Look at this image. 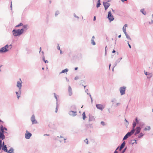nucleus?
I'll return each mask as SVG.
<instances>
[{
	"instance_id": "1",
	"label": "nucleus",
	"mask_w": 153,
	"mask_h": 153,
	"mask_svg": "<svg viewBox=\"0 0 153 153\" xmlns=\"http://www.w3.org/2000/svg\"><path fill=\"white\" fill-rule=\"evenodd\" d=\"M24 30L23 28L21 29H13L12 30L13 35L15 36H19L22 35L24 32Z\"/></svg>"
},
{
	"instance_id": "2",
	"label": "nucleus",
	"mask_w": 153,
	"mask_h": 153,
	"mask_svg": "<svg viewBox=\"0 0 153 153\" xmlns=\"http://www.w3.org/2000/svg\"><path fill=\"white\" fill-rule=\"evenodd\" d=\"M135 131L132 128L130 132H128L123 138V140H125L127 139L129 137L132 135L134 133Z\"/></svg>"
},
{
	"instance_id": "3",
	"label": "nucleus",
	"mask_w": 153,
	"mask_h": 153,
	"mask_svg": "<svg viewBox=\"0 0 153 153\" xmlns=\"http://www.w3.org/2000/svg\"><path fill=\"white\" fill-rule=\"evenodd\" d=\"M135 121H133V122L132 129L135 131V128L137 124L139 125L140 121V120H138L137 117L135 118Z\"/></svg>"
},
{
	"instance_id": "4",
	"label": "nucleus",
	"mask_w": 153,
	"mask_h": 153,
	"mask_svg": "<svg viewBox=\"0 0 153 153\" xmlns=\"http://www.w3.org/2000/svg\"><path fill=\"white\" fill-rule=\"evenodd\" d=\"M9 45L8 44L0 49V52L2 53L6 52L9 51Z\"/></svg>"
},
{
	"instance_id": "5",
	"label": "nucleus",
	"mask_w": 153,
	"mask_h": 153,
	"mask_svg": "<svg viewBox=\"0 0 153 153\" xmlns=\"http://www.w3.org/2000/svg\"><path fill=\"white\" fill-rule=\"evenodd\" d=\"M107 18L110 22L113 21L114 19V18L112 14L111 11L108 12Z\"/></svg>"
},
{
	"instance_id": "6",
	"label": "nucleus",
	"mask_w": 153,
	"mask_h": 153,
	"mask_svg": "<svg viewBox=\"0 0 153 153\" xmlns=\"http://www.w3.org/2000/svg\"><path fill=\"white\" fill-rule=\"evenodd\" d=\"M126 88V87L124 86L120 88V91L121 95H123L125 94Z\"/></svg>"
},
{
	"instance_id": "7",
	"label": "nucleus",
	"mask_w": 153,
	"mask_h": 153,
	"mask_svg": "<svg viewBox=\"0 0 153 153\" xmlns=\"http://www.w3.org/2000/svg\"><path fill=\"white\" fill-rule=\"evenodd\" d=\"M141 127H140L139 126H137L135 128V133H134V135H136L140 133L141 130Z\"/></svg>"
},
{
	"instance_id": "8",
	"label": "nucleus",
	"mask_w": 153,
	"mask_h": 153,
	"mask_svg": "<svg viewBox=\"0 0 153 153\" xmlns=\"http://www.w3.org/2000/svg\"><path fill=\"white\" fill-rule=\"evenodd\" d=\"M32 134L27 130L25 134V137L26 139H29L32 136Z\"/></svg>"
},
{
	"instance_id": "9",
	"label": "nucleus",
	"mask_w": 153,
	"mask_h": 153,
	"mask_svg": "<svg viewBox=\"0 0 153 153\" xmlns=\"http://www.w3.org/2000/svg\"><path fill=\"white\" fill-rule=\"evenodd\" d=\"M103 3L105 10H107L110 5V3L108 2H103Z\"/></svg>"
},
{
	"instance_id": "10",
	"label": "nucleus",
	"mask_w": 153,
	"mask_h": 153,
	"mask_svg": "<svg viewBox=\"0 0 153 153\" xmlns=\"http://www.w3.org/2000/svg\"><path fill=\"white\" fill-rule=\"evenodd\" d=\"M31 120L32 122V124H36L37 123V121L36 120L35 116L34 115H33L31 117Z\"/></svg>"
},
{
	"instance_id": "11",
	"label": "nucleus",
	"mask_w": 153,
	"mask_h": 153,
	"mask_svg": "<svg viewBox=\"0 0 153 153\" xmlns=\"http://www.w3.org/2000/svg\"><path fill=\"white\" fill-rule=\"evenodd\" d=\"M96 105L97 109L101 111H102L104 108L103 105L101 104H96Z\"/></svg>"
},
{
	"instance_id": "12",
	"label": "nucleus",
	"mask_w": 153,
	"mask_h": 153,
	"mask_svg": "<svg viewBox=\"0 0 153 153\" xmlns=\"http://www.w3.org/2000/svg\"><path fill=\"white\" fill-rule=\"evenodd\" d=\"M68 114L70 116L72 117H75L77 114L76 111H74L72 110L68 112Z\"/></svg>"
},
{
	"instance_id": "13",
	"label": "nucleus",
	"mask_w": 153,
	"mask_h": 153,
	"mask_svg": "<svg viewBox=\"0 0 153 153\" xmlns=\"http://www.w3.org/2000/svg\"><path fill=\"white\" fill-rule=\"evenodd\" d=\"M22 81L21 80V82L18 81L17 83V86L19 88L20 90H21V87L22 86Z\"/></svg>"
},
{
	"instance_id": "14",
	"label": "nucleus",
	"mask_w": 153,
	"mask_h": 153,
	"mask_svg": "<svg viewBox=\"0 0 153 153\" xmlns=\"http://www.w3.org/2000/svg\"><path fill=\"white\" fill-rule=\"evenodd\" d=\"M126 145V142L125 141H124L121 144L119 148V150L121 151L125 146Z\"/></svg>"
},
{
	"instance_id": "15",
	"label": "nucleus",
	"mask_w": 153,
	"mask_h": 153,
	"mask_svg": "<svg viewBox=\"0 0 153 153\" xmlns=\"http://www.w3.org/2000/svg\"><path fill=\"white\" fill-rule=\"evenodd\" d=\"M89 121H94L95 120V118L94 117L92 116L91 114H89Z\"/></svg>"
},
{
	"instance_id": "16",
	"label": "nucleus",
	"mask_w": 153,
	"mask_h": 153,
	"mask_svg": "<svg viewBox=\"0 0 153 153\" xmlns=\"http://www.w3.org/2000/svg\"><path fill=\"white\" fill-rule=\"evenodd\" d=\"M68 91L69 93V96H71L72 94V91L71 87L70 85H69L68 86Z\"/></svg>"
},
{
	"instance_id": "17",
	"label": "nucleus",
	"mask_w": 153,
	"mask_h": 153,
	"mask_svg": "<svg viewBox=\"0 0 153 153\" xmlns=\"http://www.w3.org/2000/svg\"><path fill=\"white\" fill-rule=\"evenodd\" d=\"M21 90H20L19 89L18 92H16V94L17 96L18 99L19 97H20V95L21 94Z\"/></svg>"
},
{
	"instance_id": "18",
	"label": "nucleus",
	"mask_w": 153,
	"mask_h": 153,
	"mask_svg": "<svg viewBox=\"0 0 153 153\" xmlns=\"http://www.w3.org/2000/svg\"><path fill=\"white\" fill-rule=\"evenodd\" d=\"M8 153H14V149L12 147H11L9 150L7 152Z\"/></svg>"
},
{
	"instance_id": "19",
	"label": "nucleus",
	"mask_w": 153,
	"mask_h": 153,
	"mask_svg": "<svg viewBox=\"0 0 153 153\" xmlns=\"http://www.w3.org/2000/svg\"><path fill=\"white\" fill-rule=\"evenodd\" d=\"M2 149L3 150L4 152H6L8 151L7 147L6 145L3 146Z\"/></svg>"
},
{
	"instance_id": "20",
	"label": "nucleus",
	"mask_w": 153,
	"mask_h": 153,
	"mask_svg": "<svg viewBox=\"0 0 153 153\" xmlns=\"http://www.w3.org/2000/svg\"><path fill=\"white\" fill-rule=\"evenodd\" d=\"M5 138V136L4 135V134H0V139H1L0 140H3Z\"/></svg>"
},
{
	"instance_id": "21",
	"label": "nucleus",
	"mask_w": 153,
	"mask_h": 153,
	"mask_svg": "<svg viewBox=\"0 0 153 153\" xmlns=\"http://www.w3.org/2000/svg\"><path fill=\"white\" fill-rule=\"evenodd\" d=\"M145 125V124L144 123L140 121V122L139 125H138V126L141 127V128H142Z\"/></svg>"
},
{
	"instance_id": "22",
	"label": "nucleus",
	"mask_w": 153,
	"mask_h": 153,
	"mask_svg": "<svg viewBox=\"0 0 153 153\" xmlns=\"http://www.w3.org/2000/svg\"><path fill=\"white\" fill-rule=\"evenodd\" d=\"M134 140L135 141L134 142L132 143V140H131L129 141L128 143L129 144H131L132 145H133L134 143L136 144H137V140L135 139H134Z\"/></svg>"
},
{
	"instance_id": "23",
	"label": "nucleus",
	"mask_w": 153,
	"mask_h": 153,
	"mask_svg": "<svg viewBox=\"0 0 153 153\" xmlns=\"http://www.w3.org/2000/svg\"><path fill=\"white\" fill-rule=\"evenodd\" d=\"M100 0H98L97 1V4L96 5V7L97 8H98L100 6Z\"/></svg>"
},
{
	"instance_id": "24",
	"label": "nucleus",
	"mask_w": 153,
	"mask_h": 153,
	"mask_svg": "<svg viewBox=\"0 0 153 153\" xmlns=\"http://www.w3.org/2000/svg\"><path fill=\"white\" fill-rule=\"evenodd\" d=\"M68 70L67 68H65V69L62 70V71L60 73V74L64 73L67 72L68 71Z\"/></svg>"
},
{
	"instance_id": "25",
	"label": "nucleus",
	"mask_w": 153,
	"mask_h": 153,
	"mask_svg": "<svg viewBox=\"0 0 153 153\" xmlns=\"http://www.w3.org/2000/svg\"><path fill=\"white\" fill-rule=\"evenodd\" d=\"M144 135V134H143L142 133H140V134L138 135V137L139 138H140L143 137Z\"/></svg>"
},
{
	"instance_id": "26",
	"label": "nucleus",
	"mask_w": 153,
	"mask_h": 153,
	"mask_svg": "<svg viewBox=\"0 0 153 153\" xmlns=\"http://www.w3.org/2000/svg\"><path fill=\"white\" fill-rule=\"evenodd\" d=\"M82 118L83 120H84L85 119L86 117L85 114V112H84L82 113Z\"/></svg>"
},
{
	"instance_id": "27",
	"label": "nucleus",
	"mask_w": 153,
	"mask_h": 153,
	"mask_svg": "<svg viewBox=\"0 0 153 153\" xmlns=\"http://www.w3.org/2000/svg\"><path fill=\"white\" fill-rule=\"evenodd\" d=\"M42 60L45 63H48V60L45 59V57L44 56H43L42 57Z\"/></svg>"
},
{
	"instance_id": "28",
	"label": "nucleus",
	"mask_w": 153,
	"mask_h": 153,
	"mask_svg": "<svg viewBox=\"0 0 153 153\" xmlns=\"http://www.w3.org/2000/svg\"><path fill=\"white\" fill-rule=\"evenodd\" d=\"M140 12L144 15H145L146 14V12L144 11V9H141L140 10Z\"/></svg>"
},
{
	"instance_id": "29",
	"label": "nucleus",
	"mask_w": 153,
	"mask_h": 153,
	"mask_svg": "<svg viewBox=\"0 0 153 153\" xmlns=\"http://www.w3.org/2000/svg\"><path fill=\"white\" fill-rule=\"evenodd\" d=\"M28 26V25H23V28H22L26 29V30H27L28 29L27 27Z\"/></svg>"
},
{
	"instance_id": "30",
	"label": "nucleus",
	"mask_w": 153,
	"mask_h": 153,
	"mask_svg": "<svg viewBox=\"0 0 153 153\" xmlns=\"http://www.w3.org/2000/svg\"><path fill=\"white\" fill-rule=\"evenodd\" d=\"M151 129L150 127V126H148L147 127V128H145L144 129V131H146V130H150Z\"/></svg>"
},
{
	"instance_id": "31",
	"label": "nucleus",
	"mask_w": 153,
	"mask_h": 153,
	"mask_svg": "<svg viewBox=\"0 0 153 153\" xmlns=\"http://www.w3.org/2000/svg\"><path fill=\"white\" fill-rule=\"evenodd\" d=\"M23 25V23H20L18 25H16L15 27L16 28L20 26H22Z\"/></svg>"
},
{
	"instance_id": "32",
	"label": "nucleus",
	"mask_w": 153,
	"mask_h": 153,
	"mask_svg": "<svg viewBox=\"0 0 153 153\" xmlns=\"http://www.w3.org/2000/svg\"><path fill=\"white\" fill-rule=\"evenodd\" d=\"M56 110L55 111V112L56 113L57 112V111H58V106L59 105L58 104V102H56Z\"/></svg>"
},
{
	"instance_id": "33",
	"label": "nucleus",
	"mask_w": 153,
	"mask_h": 153,
	"mask_svg": "<svg viewBox=\"0 0 153 153\" xmlns=\"http://www.w3.org/2000/svg\"><path fill=\"white\" fill-rule=\"evenodd\" d=\"M91 43L93 45H96V43L94 40H91Z\"/></svg>"
},
{
	"instance_id": "34",
	"label": "nucleus",
	"mask_w": 153,
	"mask_h": 153,
	"mask_svg": "<svg viewBox=\"0 0 153 153\" xmlns=\"http://www.w3.org/2000/svg\"><path fill=\"white\" fill-rule=\"evenodd\" d=\"M127 147L126 146L124 149L122 151L121 153H124L127 149Z\"/></svg>"
},
{
	"instance_id": "35",
	"label": "nucleus",
	"mask_w": 153,
	"mask_h": 153,
	"mask_svg": "<svg viewBox=\"0 0 153 153\" xmlns=\"http://www.w3.org/2000/svg\"><path fill=\"white\" fill-rule=\"evenodd\" d=\"M122 59V57L118 59L116 61V63H119L120 62V60Z\"/></svg>"
},
{
	"instance_id": "36",
	"label": "nucleus",
	"mask_w": 153,
	"mask_h": 153,
	"mask_svg": "<svg viewBox=\"0 0 153 153\" xmlns=\"http://www.w3.org/2000/svg\"><path fill=\"white\" fill-rule=\"evenodd\" d=\"M126 36V38L128 39H129V40H131V38L129 36L128 34H127Z\"/></svg>"
},
{
	"instance_id": "37",
	"label": "nucleus",
	"mask_w": 153,
	"mask_h": 153,
	"mask_svg": "<svg viewBox=\"0 0 153 153\" xmlns=\"http://www.w3.org/2000/svg\"><path fill=\"white\" fill-rule=\"evenodd\" d=\"M59 136H57V137H55L53 138V139L55 140H59Z\"/></svg>"
},
{
	"instance_id": "38",
	"label": "nucleus",
	"mask_w": 153,
	"mask_h": 153,
	"mask_svg": "<svg viewBox=\"0 0 153 153\" xmlns=\"http://www.w3.org/2000/svg\"><path fill=\"white\" fill-rule=\"evenodd\" d=\"M5 132H6V131H4L3 130H0V134H4Z\"/></svg>"
},
{
	"instance_id": "39",
	"label": "nucleus",
	"mask_w": 153,
	"mask_h": 153,
	"mask_svg": "<svg viewBox=\"0 0 153 153\" xmlns=\"http://www.w3.org/2000/svg\"><path fill=\"white\" fill-rule=\"evenodd\" d=\"M71 109H72L76 110V108L75 105H73L71 106Z\"/></svg>"
},
{
	"instance_id": "40",
	"label": "nucleus",
	"mask_w": 153,
	"mask_h": 153,
	"mask_svg": "<svg viewBox=\"0 0 153 153\" xmlns=\"http://www.w3.org/2000/svg\"><path fill=\"white\" fill-rule=\"evenodd\" d=\"M59 11H56L55 13V16H57L59 14Z\"/></svg>"
},
{
	"instance_id": "41",
	"label": "nucleus",
	"mask_w": 153,
	"mask_h": 153,
	"mask_svg": "<svg viewBox=\"0 0 153 153\" xmlns=\"http://www.w3.org/2000/svg\"><path fill=\"white\" fill-rule=\"evenodd\" d=\"M92 125L91 124H88L87 125V127L88 128L92 127Z\"/></svg>"
},
{
	"instance_id": "42",
	"label": "nucleus",
	"mask_w": 153,
	"mask_h": 153,
	"mask_svg": "<svg viewBox=\"0 0 153 153\" xmlns=\"http://www.w3.org/2000/svg\"><path fill=\"white\" fill-rule=\"evenodd\" d=\"M3 130L4 131V127L2 125H1L0 127V130Z\"/></svg>"
},
{
	"instance_id": "43",
	"label": "nucleus",
	"mask_w": 153,
	"mask_h": 153,
	"mask_svg": "<svg viewBox=\"0 0 153 153\" xmlns=\"http://www.w3.org/2000/svg\"><path fill=\"white\" fill-rule=\"evenodd\" d=\"M54 97L56 99V102H57L58 100H57V96L56 95V94L55 93H54Z\"/></svg>"
},
{
	"instance_id": "44",
	"label": "nucleus",
	"mask_w": 153,
	"mask_h": 153,
	"mask_svg": "<svg viewBox=\"0 0 153 153\" xmlns=\"http://www.w3.org/2000/svg\"><path fill=\"white\" fill-rule=\"evenodd\" d=\"M117 63H116V62H115V63L114 65H113L114 67H113V68H112V71H114V68L117 65Z\"/></svg>"
},
{
	"instance_id": "45",
	"label": "nucleus",
	"mask_w": 153,
	"mask_h": 153,
	"mask_svg": "<svg viewBox=\"0 0 153 153\" xmlns=\"http://www.w3.org/2000/svg\"><path fill=\"white\" fill-rule=\"evenodd\" d=\"M101 124L103 126H105V122L103 121H102L101 122Z\"/></svg>"
},
{
	"instance_id": "46",
	"label": "nucleus",
	"mask_w": 153,
	"mask_h": 153,
	"mask_svg": "<svg viewBox=\"0 0 153 153\" xmlns=\"http://www.w3.org/2000/svg\"><path fill=\"white\" fill-rule=\"evenodd\" d=\"M74 17H75L76 18H77L78 19H79V17L78 16H76V15L74 13Z\"/></svg>"
},
{
	"instance_id": "47",
	"label": "nucleus",
	"mask_w": 153,
	"mask_h": 153,
	"mask_svg": "<svg viewBox=\"0 0 153 153\" xmlns=\"http://www.w3.org/2000/svg\"><path fill=\"white\" fill-rule=\"evenodd\" d=\"M84 142L86 143V144H88V142L87 138L86 139L84 140Z\"/></svg>"
},
{
	"instance_id": "48",
	"label": "nucleus",
	"mask_w": 153,
	"mask_h": 153,
	"mask_svg": "<svg viewBox=\"0 0 153 153\" xmlns=\"http://www.w3.org/2000/svg\"><path fill=\"white\" fill-rule=\"evenodd\" d=\"M127 44L128 45V46L129 48H131V46L129 44V41H127Z\"/></svg>"
},
{
	"instance_id": "49",
	"label": "nucleus",
	"mask_w": 153,
	"mask_h": 153,
	"mask_svg": "<svg viewBox=\"0 0 153 153\" xmlns=\"http://www.w3.org/2000/svg\"><path fill=\"white\" fill-rule=\"evenodd\" d=\"M123 32L126 31V27H123Z\"/></svg>"
},
{
	"instance_id": "50",
	"label": "nucleus",
	"mask_w": 153,
	"mask_h": 153,
	"mask_svg": "<svg viewBox=\"0 0 153 153\" xmlns=\"http://www.w3.org/2000/svg\"><path fill=\"white\" fill-rule=\"evenodd\" d=\"M120 146H118L117 147V148H116V150H115V151H114V152H115V151H117V152H118L117 151L118 149H119V148H120Z\"/></svg>"
},
{
	"instance_id": "51",
	"label": "nucleus",
	"mask_w": 153,
	"mask_h": 153,
	"mask_svg": "<svg viewBox=\"0 0 153 153\" xmlns=\"http://www.w3.org/2000/svg\"><path fill=\"white\" fill-rule=\"evenodd\" d=\"M147 76V77L148 78H150V77H151V76H150V74H149V73L148 74V76Z\"/></svg>"
},
{
	"instance_id": "52",
	"label": "nucleus",
	"mask_w": 153,
	"mask_h": 153,
	"mask_svg": "<svg viewBox=\"0 0 153 153\" xmlns=\"http://www.w3.org/2000/svg\"><path fill=\"white\" fill-rule=\"evenodd\" d=\"M144 74L146 76H148V74L149 73L145 71H144Z\"/></svg>"
},
{
	"instance_id": "53",
	"label": "nucleus",
	"mask_w": 153,
	"mask_h": 153,
	"mask_svg": "<svg viewBox=\"0 0 153 153\" xmlns=\"http://www.w3.org/2000/svg\"><path fill=\"white\" fill-rule=\"evenodd\" d=\"M149 23L150 24L153 23V19L150 22H149Z\"/></svg>"
},
{
	"instance_id": "54",
	"label": "nucleus",
	"mask_w": 153,
	"mask_h": 153,
	"mask_svg": "<svg viewBox=\"0 0 153 153\" xmlns=\"http://www.w3.org/2000/svg\"><path fill=\"white\" fill-rule=\"evenodd\" d=\"M78 79H79V77L78 76H76L74 78L75 80H77Z\"/></svg>"
},
{
	"instance_id": "55",
	"label": "nucleus",
	"mask_w": 153,
	"mask_h": 153,
	"mask_svg": "<svg viewBox=\"0 0 153 153\" xmlns=\"http://www.w3.org/2000/svg\"><path fill=\"white\" fill-rule=\"evenodd\" d=\"M120 104V103H117V104H116V107L117 106H118Z\"/></svg>"
},
{
	"instance_id": "56",
	"label": "nucleus",
	"mask_w": 153,
	"mask_h": 153,
	"mask_svg": "<svg viewBox=\"0 0 153 153\" xmlns=\"http://www.w3.org/2000/svg\"><path fill=\"white\" fill-rule=\"evenodd\" d=\"M58 46H57V49H58V50H61L60 49V47H59V44H58Z\"/></svg>"
},
{
	"instance_id": "57",
	"label": "nucleus",
	"mask_w": 153,
	"mask_h": 153,
	"mask_svg": "<svg viewBox=\"0 0 153 153\" xmlns=\"http://www.w3.org/2000/svg\"><path fill=\"white\" fill-rule=\"evenodd\" d=\"M12 2H11V4L10 6V7L11 8V10H12Z\"/></svg>"
},
{
	"instance_id": "58",
	"label": "nucleus",
	"mask_w": 153,
	"mask_h": 153,
	"mask_svg": "<svg viewBox=\"0 0 153 153\" xmlns=\"http://www.w3.org/2000/svg\"><path fill=\"white\" fill-rule=\"evenodd\" d=\"M125 121L126 122V123H128V121L125 118Z\"/></svg>"
},
{
	"instance_id": "59",
	"label": "nucleus",
	"mask_w": 153,
	"mask_h": 153,
	"mask_svg": "<svg viewBox=\"0 0 153 153\" xmlns=\"http://www.w3.org/2000/svg\"><path fill=\"white\" fill-rule=\"evenodd\" d=\"M115 100H116L115 99H113L111 100V102H114Z\"/></svg>"
},
{
	"instance_id": "60",
	"label": "nucleus",
	"mask_w": 153,
	"mask_h": 153,
	"mask_svg": "<svg viewBox=\"0 0 153 153\" xmlns=\"http://www.w3.org/2000/svg\"><path fill=\"white\" fill-rule=\"evenodd\" d=\"M96 19V16H94V19H93V20L94 21H95Z\"/></svg>"
},
{
	"instance_id": "61",
	"label": "nucleus",
	"mask_w": 153,
	"mask_h": 153,
	"mask_svg": "<svg viewBox=\"0 0 153 153\" xmlns=\"http://www.w3.org/2000/svg\"><path fill=\"white\" fill-rule=\"evenodd\" d=\"M4 130L6 131L7 130V128L6 127H4Z\"/></svg>"
},
{
	"instance_id": "62",
	"label": "nucleus",
	"mask_w": 153,
	"mask_h": 153,
	"mask_svg": "<svg viewBox=\"0 0 153 153\" xmlns=\"http://www.w3.org/2000/svg\"><path fill=\"white\" fill-rule=\"evenodd\" d=\"M95 38V37L94 36H93L92 37V39H91V40H94V39Z\"/></svg>"
},
{
	"instance_id": "63",
	"label": "nucleus",
	"mask_w": 153,
	"mask_h": 153,
	"mask_svg": "<svg viewBox=\"0 0 153 153\" xmlns=\"http://www.w3.org/2000/svg\"><path fill=\"white\" fill-rule=\"evenodd\" d=\"M123 32L124 33H125V35L126 36V35H127V33L126 32V31H124Z\"/></svg>"
},
{
	"instance_id": "64",
	"label": "nucleus",
	"mask_w": 153,
	"mask_h": 153,
	"mask_svg": "<svg viewBox=\"0 0 153 153\" xmlns=\"http://www.w3.org/2000/svg\"><path fill=\"white\" fill-rule=\"evenodd\" d=\"M152 96H153V88L152 89Z\"/></svg>"
}]
</instances>
